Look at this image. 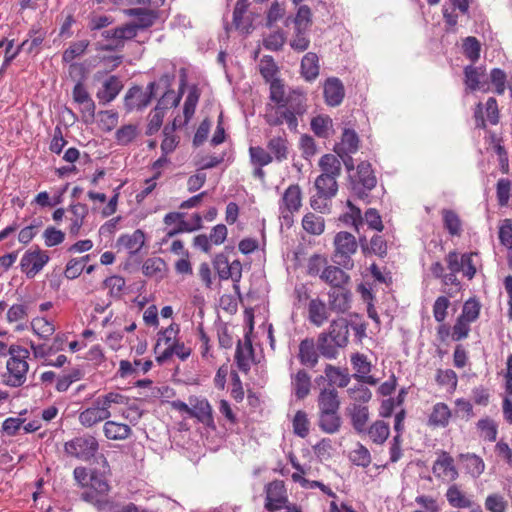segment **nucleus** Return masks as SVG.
Masks as SVG:
<instances>
[{
  "mask_svg": "<svg viewBox=\"0 0 512 512\" xmlns=\"http://www.w3.org/2000/svg\"><path fill=\"white\" fill-rule=\"evenodd\" d=\"M451 410L445 403H436L429 416V424L435 427H446L449 424Z\"/></svg>",
  "mask_w": 512,
  "mask_h": 512,
  "instance_id": "nucleus-43",
  "label": "nucleus"
},
{
  "mask_svg": "<svg viewBox=\"0 0 512 512\" xmlns=\"http://www.w3.org/2000/svg\"><path fill=\"white\" fill-rule=\"evenodd\" d=\"M68 211L72 215L70 217L69 232L72 236H77L84 223V219L88 215V207L86 204L77 203L71 205Z\"/></svg>",
  "mask_w": 512,
  "mask_h": 512,
  "instance_id": "nucleus-34",
  "label": "nucleus"
},
{
  "mask_svg": "<svg viewBox=\"0 0 512 512\" xmlns=\"http://www.w3.org/2000/svg\"><path fill=\"white\" fill-rule=\"evenodd\" d=\"M334 246L333 261L343 268H353L351 255L357 251L358 247L355 236L349 232L340 231L334 237Z\"/></svg>",
  "mask_w": 512,
  "mask_h": 512,
  "instance_id": "nucleus-4",
  "label": "nucleus"
},
{
  "mask_svg": "<svg viewBox=\"0 0 512 512\" xmlns=\"http://www.w3.org/2000/svg\"><path fill=\"white\" fill-rule=\"evenodd\" d=\"M138 134L136 125L128 124L120 127L116 133L115 138L120 145H127L132 142Z\"/></svg>",
  "mask_w": 512,
  "mask_h": 512,
  "instance_id": "nucleus-61",
  "label": "nucleus"
},
{
  "mask_svg": "<svg viewBox=\"0 0 512 512\" xmlns=\"http://www.w3.org/2000/svg\"><path fill=\"white\" fill-rule=\"evenodd\" d=\"M122 87L118 77L110 76L103 83L102 89L97 92V98L104 104L109 103L117 97Z\"/></svg>",
  "mask_w": 512,
  "mask_h": 512,
  "instance_id": "nucleus-36",
  "label": "nucleus"
},
{
  "mask_svg": "<svg viewBox=\"0 0 512 512\" xmlns=\"http://www.w3.org/2000/svg\"><path fill=\"white\" fill-rule=\"evenodd\" d=\"M332 126V120L329 116L318 115L311 120V129L314 134L321 138L328 136V129Z\"/></svg>",
  "mask_w": 512,
  "mask_h": 512,
  "instance_id": "nucleus-57",
  "label": "nucleus"
},
{
  "mask_svg": "<svg viewBox=\"0 0 512 512\" xmlns=\"http://www.w3.org/2000/svg\"><path fill=\"white\" fill-rule=\"evenodd\" d=\"M349 458L353 464L363 468L368 467L372 461L369 450L360 443H357L356 448L350 452Z\"/></svg>",
  "mask_w": 512,
  "mask_h": 512,
  "instance_id": "nucleus-56",
  "label": "nucleus"
},
{
  "mask_svg": "<svg viewBox=\"0 0 512 512\" xmlns=\"http://www.w3.org/2000/svg\"><path fill=\"white\" fill-rule=\"evenodd\" d=\"M446 498L449 504L454 508L472 507V501L454 484L451 485L446 492Z\"/></svg>",
  "mask_w": 512,
  "mask_h": 512,
  "instance_id": "nucleus-45",
  "label": "nucleus"
},
{
  "mask_svg": "<svg viewBox=\"0 0 512 512\" xmlns=\"http://www.w3.org/2000/svg\"><path fill=\"white\" fill-rule=\"evenodd\" d=\"M199 98L200 91L197 86L194 85L189 89V93L184 102L183 113L185 117V123H187L194 115Z\"/></svg>",
  "mask_w": 512,
  "mask_h": 512,
  "instance_id": "nucleus-53",
  "label": "nucleus"
},
{
  "mask_svg": "<svg viewBox=\"0 0 512 512\" xmlns=\"http://www.w3.org/2000/svg\"><path fill=\"white\" fill-rule=\"evenodd\" d=\"M325 103L328 106H339L345 96V88L342 81L337 77L328 78L323 87Z\"/></svg>",
  "mask_w": 512,
  "mask_h": 512,
  "instance_id": "nucleus-15",
  "label": "nucleus"
},
{
  "mask_svg": "<svg viewBox=\"0 0 512 512\" xmlns=\"http://www.w3.org/2000/svg\"><path fill=\"white\" fill-rule=\"evenodd\" d=\"M101 36L106 40V44L100 49L102 51H119L125 46V42L136 37L133 27L126 24L107 29L101 32Z\"/></svg>",
  "mask_w": 512,
  "mask_h": 512,
  "instance_id": "nucleus-7",
  "label": "nucleus"
},
{
  "mask_svg": "<svg viewBox=\"0 0 512 512\" xmlns=\"http://www.w3.org/2000/svg\"><path fill=\"white\" fill-rule=\"evenodd\" d=\"M359 246L365 257L375 255L385 258L387 256V241L381 235L375 234L369 241L366 236H359Z\"/></svg>",
  "mask_w": 512,
  "mask_h": 512,
  "instance_id": "nucleus-14",
  "label": "nucleus"
},
{
  "mask_svg": "<svg viewBox=\"0 0 512 512\" xmlns=\"http://www.w3.org/2000/svg\"><path fill=\"white\" fill-rule=\"evenodd\" d=\"M324 372L329 384H336L340 388L346 387L351 379L347 369H341L331 364L326 365Z\"/></svg>",
  "mask_w": 512,
  "mask_h": 512,
  "instance_id": "nucleus-41",
  "label": "nucleus"
},
{
  "mask_svg": "<svg viewBox=\"0 0 512 512\" xmlns=\"http://www.w3.org/2000/svg\"><path fill=\"white\" fill-rule=\"evenodd\" d=\"M103 432L109 440H125L132 434V429L129 425L118 423L116 421H106L103 426Z\"/></svg>",
  "mask_w": 512,
  "mask_h": 512,
  "instance_id": "nucleus-33",
  "label": "nucleus"
},
{
  "mask_svg": "<svg viewBox=\"0 0 512 512\" xmlns=\"http://www.w3.org/2000/svg\"><path fill=\"white\" fill-rule=\"evenodd\" d=\"M182 77L180 81V88L179 93L176 94L173 89H167L163 96L158 100V103L156 105L157 108H159L162 111H165L169 108L176 107L180 103V100L183 95L184 87L186 85V74L185 70L182 69Z\"/></svg>",
  "mask_w": 512,
  "mask_h": 512,
  "instance_id": "nucleus-28",
  "label": "nucleus"
},
{
  "mask_svg": "<svg viewBox=\"0 0 512 512\" xmlns=\"http://www.w3.org/2000/svg\"><path fill=\"white\" fill-rule=\"evenodd\" d=\"M89 46L88 40H81L74 42L71 44L62 55L63 62L70 63L75 58L81 56L86 51L87 47Z\"/></svg>",
  "mask_w": 512,
  "mask_h": 512,
  "instance_id": "nucleus-58",
  "label": "nucleus"
},
{
  "mask_svg": "<svg viewBox=\"0 0 512 512\" xmlns=\"http://www.w3.org/2000/svg\"><path fill=\"white\" fill-rule=\"evenodd\" d=\"M481 46L479 41L472 36L467 37L463 42L464 55L472 62H476L480 57Z\"/></svg>",
  "mask_w": 512,
  "mask_h": 512,
  "instance_id": "nucleus-64",
  "label": "nucleus"
},
{
  "mask_svg": "<svg viewBox=\"0 0 512 512\" xmlns=\"http://www.w3.org/2000/svg\"><path fill=\"white\" fill-rule=\"evenodd\" d=\"M341 424L339 411L318 412V426L323 432L327 434L337 433Z\"/></svg>",
  "mask_w": 512,
  "mask_h": 512,
  "instance_id": "nucleus-30",
  "label": "nucleus"
},
{
  "mask_svg": "<svg viewBox=\"0 0 512 512\" xmlns=\"http://www.w3.org/2000/svg\"><path fill=\"white\" fill-rule=\"evenodd\" d=\"M340 399L338 391L334 387L324 388L317 398L318 412L339 411Z\"/></svg>",
  "mask_w": 512,
  "mask_h": 512,
  "instance_id": "nucleus-24",
  "label": "nucleus"
},
{
  "mask_svg": "<svg viewBox=\"0 0 512 512\" xmlns=\"http://www.w3.org/2000/svg\"><path fill=\"white\" fill-rule=\"evenodd\" d=\"M267 148L273 156V160L279 163L287 160L289 156V142L285 132L282 135L269 139Z\"/></svg>",
  "mask_w": 512,
  "mask_h": 512,
  "instance_id": "nucleus-25",
  "label": "nucleus"
},
{
  "mask_svg": "<svg viewBox=\"0 0 512 512\" xmlns=\"http://www.w3.org/2000/svg\"><path fill=\"white\" fill-rule=\"evenodd\" d=\"M48 252L33 246L23 254L20 260V270L28 279H33L49 262Z\"/></svg>",
  "mask_w": 512,
  "mask_h": 512,
  "instance_id": "nucleus-6",
  "label": "nucleus"
},
{
  "mask_svg": "<svg viewBox=\"0 0 512 512\" xmlns=\"http://www.w3.org/2000/svg\"><path fill=\"white\" fill-rule=\"evenodd\" d=\"M125 13L130 17H135V20L127 23V25L133 27L136 35L139 30H144L153 26L158 18V13L154 9L131 8L125 10Z\"/></svg>",
  "mask_w": 512,
  "mask_h": 512,
  "instance_id": "nucleus-11",
  "label": "nucleus"
},
{
  "mask_svg": "<svg viewBox=\"0 0 512 512\" xmlns=\"http://www.w3.org/2000/svg\"><path fill=\"white\" fill-rule=\"evenodd\" d=\"M433 472L438 477L454 481L458 478V471L454 465L453 458L449 453L443 451L433 465Z\"/></svg>",
  "mask_w": 512,
  "mask_h": 512,
  "instance_id": "nucleus-21",
  "label": "nucleus"
},
{
  "mask_svg": "<svg viewBox=\"0 0 512 512\" xmlns=\"http://www.w3.org/2000/svg\"><path fill=\"white\" fill-rule=\"evenodd\" d=\"M481 304L476 298H469L465 301L462 312L459 315L462 319L472 323L475 322L480 315Z\"/></svg>",
  "mask_w": 512,
  "mask_h": 512,
  "instance_id": "nucleus-54",
  "label": "nucleus"
},
{
  "mask_svg": "<svg viewBox=\"0 0 512 512\" xmlns=\"http://www.w3.org/2000/svg\"><path fill=\"white\" fill-rule=\"evenodd\" d=\"M191 354V349L186 347L183 342L175 341L170 344L162 353L156 357L159 364H163L173 355L179 357L182 361L186 360Z\"/></svg>",
  "mask_w": 512,
  "mask_h": 512,
  "instance_id": "nucleus-38",
  "label": "nucleus"
},
{
  "mask_svg": "<svg viewBox=\"0 0 512 512\" xmlns=\"http://www.w3.org/2000/svg\"><path fill=\"white\" fill-rule=\"evenodd\" d=\"M125 279L119 275L107 277L103 285L109 289V295L114 299H120L125 288Z\"/></svg>",
  "mask_w": 512,
  "mask_h": 512,
  "instance_id": "nucleus-55",
  "label": "nucleus"
},
{
  "mask_svg": "<svg viewBox=\"0 0 512 512\" xmlns=\"http://www.w3.org/2000/svg\"><path fill=\"white\" fill-rule=\"evenodd\" d=\"M64 451L68 456L89 462L99 452V443L96 437L86 433L65 442Z\"/></svg>",
  "mask_w": 512,
  "mask_h": 512,
  "instance_id": "nucleus-3",
  "label": "nucleus"
},
{
  "mask_svg": "<svg viewBox=\"0 0 512 512\" xmlns=\"http://www.w3.org/2000/svg\"><path fill=\"white\" fill-rule=\"evenodd\" d=\"M285 210L290 213L299 211L302 205V191L298 184L290 185L282 196Z\"/></svg>",
  "mask_w": 512,
  "mask_h": 512,
  "instance_id": "nucleus-35",
  "label": "nucleus"
},
{
  "mask_svg": "<svg viewBox=\"0 0 512 512\" xmlns=\"http://www.w3.org/2000/svg\"><path fill=\"white\" fill-rule=\"evenodd\" d=\"M301 75L308 81L312 82L319 75V59L316 53L308 52L301 60Z\"/></svg>",
  "mask_w": 512,
  "mask_h": 512,
  "instance_id": "nucleus-32",
  "label": "nucleus"
},
{
  "mask_svg": "<svg viewBox=\"0 0 512 512\" xmlns=\"http://www.w3.org/2000/svg\"><path fill=\"white\" fill-rule=\"evenodd\" d=\"M88 485L89 489L82 493V499L96 505H101L103 498L110 490L107 479L102 474L93 472L90 475Z\"/></svg>",
  "mask_w": 512,
  "mask_h": 512,
  "instance_id": "nucleus-8",
  "label": "nucleus"
},
{
  "mask_svg": "<svg viewBox=\"0 0 512 512\" xmlns=\"http://www.w3.org/2000/svg\"><path fill=\"white\" fill-rule=\"evenodd\" d=\"M189 404L191 405L190 418H196L202 424L214 427L213 411L207 399L190 397Z\"/></svg>",
  "mask_w": 512,
  "mask_h": 512,
  "instance_id": "nucleus-13",
  "label": "nucleus"
},
{
  "mask_svg": "<svg viewBox=\"0 0 512 512\" xmlns=\"http://www.w3.org/2000/svg\"><path fill=\"white\" fill-rule=\"evenodd\" d=\"M253 352L252 343L248 336L245 337L244 345L241 340H238L235 361L237 367L243 373H248L250 370V359L253 357Z\"/></svg>",
  "mask_w": 512,
  "mask_h": 512,
  "instance_id": "nucleus-26",
  "label": "nucleus"
},
{
  "mask_svg": "<svg viewBox=\"0 0 512 512\" xmlns=\"http://www.w3.org/2000/svg\"><path fill=\"white\" fill-rule=\"evenodd\" d=\"M101 404L100 400L96 398L91 407L83 410L79 414V422L81 425L88 428L110 418L111 412L107 410V407Z\"/></svg>",
  "mask_w": 512,
  "mask_h": 512,
  "instance_id": "nucleus-12",
  "label": "nucleus"
},
{
  "mask_svg": "<svg viewBox=\"0 0 512 512\" xmlns=\"http://www.w3.org/2000/svg\"><path fill=\"white\" fill-rule=\"evenodd\" d=\"M291 384L296 398L302 400L310 393L311 377L304 369H300L292 376Z\"/></svg>",
  "mask_w": 512,
  "mask_h": 512,
  "instance_id": "nucleus-31",
  "label": "nucleus"
},
{
  "mask_svg": "<svg viewBox=\"0 0 512 512\" xmlns=\"http://www.w3.org/2000/svg\"><path fill=\"white\" fill-rule=\"evenodd\" d=\"M269 92V99L274 105L267 104L265 107L264 119L266 123L267 116L274 114L275 111L279 112L283 106H286L285 102L287 98L284 82L279 78L271 80Z\"/></svg>",
  "mask_w": 512,
  "mask_h": 512,
  "instance_id": "nucleus-10",
  "label": "nucleus"
},
{
  "mask_svg": "<svg viewBox=\"0 0 512 512\" xmlns=\"http://www.w3.org/2000/svg\"><path fill=\"white\" fill-rule=\"evenodd\" d=\"M350 183L354 194L359 199L367 198L368 192L375 188L377 184V179L370 163L366 161L359 163L356 174L350 176Z\"/></svg>",
  "mask_w": 512,
  "mask_h": 512,
  "instance_id": "nucleus-5",
  "label": "nucleus"
},
{
  "mask_svg": "<svg viewBox=\"0 0 512 512\" xmlns=\"http://www.w3.org/2000/svg\"><path fill=\"white\" fill-rule=\"evenodd\" d=\"M329 308L337 313H345L351 307V292L344 288H334L328 292Z\"/></svg>",
  "mask_w": 512,
  "mask_h": 512,
  "instance_id": "nucleus-18",
  "label": "nucleus"
},
{
  "mask_svg": "<svg viewBox=\"0 0 512 512\" xmlns=\"http://www.w3.org/2000/svg\"><path fill=\"white\" fill-rule=\"evenodd\" d=\"M308 320L311 324L316 327H321L330 316V308L320 298H314L309 301L308 304Z\"/></svg>",
  "mask_w": 512,
  "mask_h": 512,
  "instance_id": "nucleus-19",
  "label": "nucleus"
},
{
  "mask_svg": "<svg viewBox=\"0 0 512 512\" xmlns=\"http://www.w3.org/2000/svg\"><path fill=\"white\" fill-rule=\"evenodd\" d=\"M441 216L443 221V226L451 236H461L463 228H462V220L459 215L451 209H442Z\"/></svg>",
  "mask_w": 512,
  "mask_h": 512,
  "instance_id": "nucleus-37",
  "label": "nucleus"
},
{
  "mask_svg": "<svg viewBox=\"0 0 512 512\" xmlns=\"http://www.w3.org/2000/svg\"><path fill=\"white\" fill-rule=\"evenodd\" d=\"M347 413L351 418V423L355 431L358 433L365 432L366 424L369 419L368 407L354 403L347 408Z\"/></svg>",
  "mask_w": 512,
  "mask_h": 512,
  "instance_id": "nucleus-29",
  "label": "nucleus"
},
{
  "mask_svg": "<svg viewBox=\"0 0 512 512\" xmlns=\"http://www.w3.org/2000/svg\"><path fill=\"white\" fill-rule=\"evenodd\" d=\"M250 162L255 166H267L272 163L273 156L261 146L249 148Z\"/></svg>",
  "mask_w": 512,
  "mask_h": 512,
  "instance_id": "nucleus-51",
  "label": "nucleus"
},
{
  "mask_svg": "<svg viewBox=\"0 0 512 512\" xmlns=\"http://www.w3.org/2000/svg\"><path fill=\"white\" fill-rule=\"evenodd\" d=\"M334 343L342 348L349 342L348 321L345 318L334 319L330 322L327 331H323Z\"/></svg>",
  "mask_w": 512,
  "mask_h": 512,
  "instance_id": "nucleus-16",
  "label": "nucleus"
},
{
  "mask_svg": "<svg viewBox=\"0 0 512 512\" xmlns=\"http://www.w3.org/2000/svg\"><path fill=\"white\" fill-rule=\"evenodd\" d=\"M249 7V0H237L233 10V25L242 33L248 34L252 30V18L244 17Z\"/></svg>",
  "mask_w": 512,
  "mask_h": 512,
  "instance_id": "nucleus-22",
  "label": "nucleus"
},
{
  "mask_svg": "<svg viewBox=\"0 0 512 512\" xmlns=\"http://www.w3.org/2000/svg\"><path fill=\"white\" fill-rule=\"evenodd\" d=\"M359 136L355 130L345 128L342 132L341 143L335 148V152L355 153L359 148Z\"/></svg>",
  "mask_w": 512,
  "mask_h": 512,
  "instance_id": "nucleus-42",
  "label": "nucleus"
},
{
  "mask_svg": "<svg viewBox=\"0 0 512 512\" xmlns=\"http://www.w3.org/2000/svg\"><path fill=\"white\" fill-rule=\"evenodd\" d=\"M122 243L132 253L138 252L145 243V235L141 230H136L132 235H123L119 238Z\"/></svg>",
  "mask_w": 512,
  "mask_h": 512,
  "instance_id": "nucleus-49",
  "label": "nucleus"
},
{
  "mask_svg": "<svg viewBox=\"0 0 512 512\" xmlns=\"http://www.w3.org/2000/svg\"><path fill=\"white\" fill-rule=\"evenodd\" d=\"M249 7V0H237L233 10V25L242 33L248 34L252 30V18L244 17Z\"/></svg>",
  "mask_w": 512,
  "mask_h": 512,
  "instance_id": "nucleus-23",
  "label": "nucleus"
},
{
  "mask_svg": "<svg viewBox=\"0 0 512 512\" xmlns=\"http://www.w3.org/2000/svg\"><path fill=\"white\" fill-rule=\"evenodd\" d=\"M319 350L313 338H305L299 344L298 359L303 366L315 367L319 361Z\"/></svg>",
  "mask_w": 512,
  "mask_h": 512,
  "instance_id": "nucleus-17",
  "label": "nucleus"
},
{
  "mask_svg": "<svg viewBox=\"0 0 512 512\" xmlns=\"http://www.w3.org/2000/svg\"><path fill=\"white\" fill-rule=\"evenodd\" d=\"M292 479L294 482L299 483L303 488L307 489H314V488H321V491L326 494L329 497L336 498L335 492L331 490L330 487L326 486L320 481L316 480H308L302 476V473H293Z\"/></svg>",
  "mask_w": 512,
  "mask_h": 512,
  "instance_id": "nucleus-50",
  "label": "nucleus"
},
{
  "mask_svg": "<svg viewBox=\"0 0 512 512\" xmlns=\"http://www.w3.org/2000/svg\"><path fill=\"white\" fill-rule=\"evenodd\" d=\"M512 182L507 178H501L496 184V197L501 207L508 205Z\"/></svg>",
  "mask_w": 512,
  "mask_h": 512,
  "instance_id": "nucleus-59",
  "label": "nucleus"
},
{
  "mask_svg": "<svg viewBox=\"0 0 512 512\" xmlns=\"http://www.w3.org/2000/svg\"><path fill=\"white\" fill-rule=\"evenodd\" d=\"M213 267L218 276L222 280H228L231 277V270L229 268V260L225 253L217 254L213 259Z\"/></svg>",
  "mask_w": 512,
  "mask_h": 512,
  "instance_id": "nucleus-60",
  "label": "nucleus"
},
{
  "mask_svg": "<svg viewBox=\"0 0 512 512\" xmlns=\"http://www.w3.org/2000/svg\"><path fill=\"white\" fill-rule=\"evenodd\" d=\"M302 226L306 232L320 235L324 232L325 222L323 217L308 213L303 217Z\"/></svg>",
  "mask_w": 512,
  "mask_h": 512,
  "instance_id": "nucleus-47",
  "label": "nucleus"
},
{
  "mask_svg": "<svg viewBox=\"0 0 512 512\" xmlns=\"http://www.w3.org/2000/svg\"><path fill=\"white\" fill-rule=\"evenodd\" d=\"M15 351L13 346L8 349V353L11 356L7 360L6 372L2 374V381L9 387L17 388L25 383L29 365L25 360L28 351L25 349L22 350L25 354L23 356L15 355Z\"/></svg>",
  "mask_w": 512,
  "mask_h": 512,
  "instance_id": "nucleus-2",
  "label": "nucleus"
},
{
  "mask_svg": "<svg viewBox=\"0 0 512 512\" xmlns=\"http://www.w3.org/2000/svg\"><path fill=\"white\" fill-rule=\"evenodd\" d=\"M311 16V9L307 5L300 6L296 16L293 19L295 30H307L312 22Z\"/></svg>",
  "mask_w": 512,
  "mask_h": 512,
  "instance_id": "nucleus-63",
  "label": "nucleus"
},
{
  "mask_svg": "<svg viewBox=\"0 0 512 512\" xmlns=\"http://www.w3.org/2000/svg\"><path fill=\"white\" fill-rule=\"evenodd\" d=\"M150 95L145 94L140 86L131 87L124 98V106L127 111L142 110L150 104Z\"/></svg>",
  "mask_w": 512,
  "mask_h": 512,
  "instance_id": "nucleus-20",
  "label": "nucleus"
},
{
  "mask_svg": "<svg viewBox=\"0 0 512 512\" xmlns=\"http://www.w3.org/2000/svg\"><path fill=\"white\" fill-rule=\"evenodd\" d=\"M314 187L316 192L321 195L334 197L338 191L337 178L330 177L328 174H320L315 180Z\"/></svg>",
  "mask_w": 512,
  "mask_h": 512,
  "instance_id": "nucleus-39",
  "label": "nucleus"
},
{
  "mask_svg": "<svg viewBox=\"0 0 512 512\" xmlns=\"http://www.w3.org/2000/svg\"><path fill=\"white\" fill-rule=\"evenodd\" d=\"M265 509L269 512L281 510L286 502V490L283 481L274 480L265 487Z\"/></svg>",
  "mask_w": 512,
  "mask_h": 512,
  "instance_id": "nucleus-9",
  "label": "nucleus"
},
{
  "mask_svg": "<svg viewBox=\"0 0 512 512\" xmlns=\"http://www.w3.org/2000/svg\"><path fill=\"white\" fill-rule=\"evenodd\" d=\"M347 206L349 207L350 211L341 215L339 220L346 225L354 226L356 232L359 233V227L363 226L361 210L353 205L350 200L347 201Z\"/></svg>",
  "mask_w": 512,
  "mask_h": 512,
  "instance_id": "nucleus-48",
  "label": "nucleus"
},
{
  "mask_svg": "<svg viewBox=\"0 0 512 512\" xmlns=\"http://www.w3.org/2000/svg\"><path fill=\"white\" fill-rule=\"evenodd\" d=\"M321 174H328L330 177L337 178L341 174V161L338 156L333 154H325L319 160Z\"/></svg>",
  "mask_w": 512,
  "mask_h": 512,
  "instance_id": "nucleus-44",
  "label": "nucleus"
},
{
  "mask_svg": "<svg viewBox=\"0 0 512 512\" xmlns=\"http://www.w3.org/2000/svg\"><path fill=\"white\" fill-rule=\"evenodd\" d=\"M367 434H368L369 438L375 444L381 445L389 437V434H390L389 424L382 420H377L369 427V429L367 430Z\"/></svg>",
  "mask_w": 512,
  "mask_h": 512,
  "instance_id": "nucleus-46",
  "label": "nucleus"
},
{
  "mask_svg": "<svg viewBox=\"0 0 512 512\" xmlns=\"http://www.w3.org/2000/svg\"><path fill=\"white\" fill-rule=\"evenodd\" d=\"M320 278L333 288H341L350 280V276L338 266H326Z\"/></svg>",
  "mask_w": 512,
  "mask_h": 512,
  "instance_id": "nucleus-27",
  "label": "nucleus"
},
{
  "mask_svg": "<svg viewBox=\"0 0 512 512\" xmlns=\"http://www.w3.org/2000/svg\"><path fill=\"white\" fill-rule=\"evenodd\" d=\"M319 353L322 357L333 360L336 359L339 354V349L341 346H338L334 343L330 338L327 337L326 334L319 333L317 336V340L315 341Z\"/></svg>",
  "mask_w": 512,
  "mask_h": 512,
  "instance_id": "nucleus-40",
  "label": "nucleus"
},
{
  "mask_svg": "<svg viewBox=\"0 0 512 512\" xmlns=\"http://www.w3.org/2000/svg\"><path fill=\"white\" fill-rule=\"evenodd\" d=\"M293 429L294 433L301 438H305L308 435L309 420L307 418L306 412L302 410L296 412L293 419Z\"/></svg>",
  "mask_w": 512,
  "mask_h": 512,
  "instance_id": "nucleus-62",
  "label": "nucleus"
},
{
  "mask_svg": "<svg viewBox=\"0 0 512 512\" xmlns=\"http://www.w3.org/2000/svg\"><path fill=\"white\" fill-rule=\"evenodd\" d=\"M286 106H283L279 112L267 116L269 126H280L284 122L291 131H297L298 117H302L307 112V97L300 89H293L287 94Z\"/></svg>",
  "mask_w": 512,
  "mask_h": 512,
  "instance_id": "nucleus-1",
  "label": "nucleus"
},
{
  "mask_svg": "<svg viewBox=\"0 0 512 512\" xmlns=\"http://www.w3.org/2000/svg\"><path fill=\"white\" fill-rule=\"evenodd\" d=\"M460 459L465 463L468 472L472 475L479 476L484 472L485 464L482 458L476 454H460Z\"/></svg>",
  "mask_w": 512,
  "mask_h": 512,
  "instance_id": "nucleus-52",
  "label": "nucleus"
}]
</instances>
